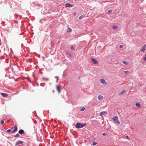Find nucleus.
I'll return each mask as SVG.
<instances>
[{
  "instance_id": "412c9836",
  "label": "nucleus",
  "mask_w": 146,
  "mask_h": 146,
  "mask_svg": "<svg viewBox=\"0 0 146 146\" xmlns=\"http://www.w3.org/2000/svg\"><path fill=\"white\" fill-rule=\"evenodd\" d=\"M143 60L145 61H146V54L145 55V57L143 58Z\"/></svg>"
},
{
  "instance_id": "bb28decb",
  "label": "nucleus",
  "mask_w": 146,
  "mask_h": 146,
  "mask_svg": "<svg viewBox=\"0 0 146 146\" xmlns=\"http://www.w3.org/2000/svg\"><path fill=\"white\" fill-rule=\"evenodd\" d=\"M124 72L125 73H126V74H128L129 73V72L128 71H124Z\"/></svg>"
},
{
  "instance_id": "f03ea898",
  "label": "nucleus",
  "mask_w": 146,
  "mask_h": 146,
  "mask_svg": "<svg viewBox=\"0 0 146 146\" xmlns=\"http://www.w3.org/2000/svg\"><path fill=\"white\" fill-rule=\"evenodd\" d=\"M113 120L117 124H119L120 122L119 121L118 119V118L117 116H115L113 117L112 118Z\"/></svg>"
},
{
  "instance_id": "4468645a",
  "label": "nucleus",
  "mask_w": 146,
  "mask_h": 146,
  "mask_svg": "<svg viewBox=\"0 0 146 146\" xmlns=\"http://www.w3.org/2000/svg\"><path fill=\"white\" fill-rule=\"evenodd\" d=\"M24 132V131L23 129H21L19 131V133L20 134H22Z\"/></svg>"
},
{
  "instance_id": "a19ab883",
  "label": "nucleus",
  "mask_w": 146,
  "mask_h": 146,
  "mask_svg": "<svg viewBox=\"0 0 146 146\" xmlns=\"http://www.w3.org/2000/svg\"><path fill=\"white\" fill-rule=\"evenodd\" d=\"M20 146V145H19V146Z\"/></svg>"
},
{
  "instance_id": "20e7f679",
  "label": "nucleus",
  "mask_w": 146,
  "mask_h": 146,
  "mask_svg": "<svg viewBox=\"0 0 146 146\" xmlns=\"http://www.w3.org/2000/svg\"><path fill=\"white\" fill-rule=\"evenodd\" d=\"M74 5V4H71L69 3H66L65 4V6L66 7H73Z\"/></svg>"
},
{
  "instance_id": "b1692460",
  "label": "nucleus",
  "mask_w": 146,
  "mask_h": 146,
  "mask_svg": "<svg viewBox=\"0 0 146 146\" xmlns=\"http://www.w3.org/2000/svg\"><path fill=\"white\" fill-rule=\"evenodd\" d=\"M84 17V16L83 15H81V16H80L78 18H82Z\"/></svg>"
},
{
  "instance_id": "9b49d317",
  "label": "nucleus",
  "mask_w": 146,
  "mask_h": 146,
  "mask_svg": "<svg viewBox=\"0 0 146 146\" xmlns=\"http://www.w3.org/2000/svg\"><path fill=\"white\" fill-rule=\"evenodd\" d=\"M23 142L22 141H19L16 143L15 144V145L17 146L19 144H23Z\"/></svg>"
},
{
  "instance_id": "a878e982",
  "label": "nucleus",
  "mask_w": 146,
  "mask_h": 146,
  "mask_svg": "<svg viewBox=\"0 0 146 146\" xmlns=\"http://www.w3.org/2000/svg\"><path fill=\"white\" fill-rule=\"evenodd\" d=\"M85 108H83L82 109H81V111H84L85 110Z\"/></svg>"
},
{
  "instance_id": "0eeeda50",
  "label": "nucleus",
  "mask_w": 146,
  "mask_h": 146,
  "mask_svg": "<svg viewBox=\"0 0 146 146\" xmlns=\"http://www.w3.org/2000/svg\"><path fill=\"white\" fill-rule=\"evenodd\" d=\"M14 127H15L14 129L12 132V133H15L17 130V126H16V125H15Z\"/></svg>"
},
{
  "instance_id": "dca6fc26",
  "label": "nucleus",
  "mask_w": 146,
  "mask_h": 146,
  "mask_svg": "<svg viewBox=\"0 0 146 146\" xmlns=\"http://www.w3.org/2000/svg\"><path fill=\"white\" fill-rule=\"evenodd\" d=\"M112 28L114 29H118V27L115 25H113L112 26Z\"/></svg>"
},
{
  "instance_id": "9d476101",
  "label": "nucleus",
  "mask_w": 146,
  "mask_h": 146,
  "mask_svg": "<svg viewBox=\"0 0 146 146\" xmlns=\"http://www.w3.org/2000/svg\"><path fill=\"white\" fill-rule=\"evenodd\" d=\"M56 88L58 91V93H60L61 92L60 88V87L59 86H56Z\"/></svg>"
},
{
  "instance_id": "c85d7f7f",
  "label": "nucleus",
  "mask_w": 146,
  "mask_h": 146,
  "mask_svg": "<svg viewBox=\"0 0 146 146\" xmlns=\"http://www.w3.org/2000/svg\"><path fill=\"white\" fill-rule=\"evenodd\" d=\"M123 46L122 45H120L119 46V47L120 48H123Z\"/></svg>"
},
{
  "instance_id": "f704fd0d",
  "label": "nucleus",
  "mask_w": 146,
  "mask_h": 146,
  "mask_svg": "<svg viewBox=\"0 0 146 146\" xmlns=\"http://www.w3.org/2000/svg\"><path fill=\"white\" fill-rule=\"evenodd\" d=\"M42 80H45V78H42Z\"/></svg>"
},
{
  "instance_id": "a211bd4d",
  "label": "nucleus",
  "mask_w": 146,
  "mask_h": 146,
  "mask_svg": "<svg viewBox=\"0 0 146 146\" xmlns=\"http://www.w3.org/2000/svg\"><path fill=\"white\" fill-rule=\"evenodd\" d=\"M112 9H110V10H109L108 11V13H110L111 12H112Z\"/></svg>"
},
{
  "instance_id": "4be33fe9",
  "label": "nucleus",
  "mask_w": 146,
  "mask_h": 146,
  "mask_svg": "<svg viewBox=\"0 0 146 146\" xmlns=\"http://www.w3.org/2000/svg\"><path fill=\"white\" fill-rule=\"evenodd\" d=\"M19 135L18 134H16L15 136V137H18L19 136Z\"/></svg>"
},
{
  "instance_id": "c9c22d12",
  "label": "nucleus",
  "mask_w": 146,
  "mask_h": 146,
  "mask_svg": "<svg viewBox=\"0 0 146 146\" xmlns=\"http://www.w3.org/2000/svg\"><path fill=\"white\" fill-rule=\"evenodd\" d=\"M7 122L8 123H9V120H8V121H7Z\"/></svg>"
},
{
  "instance_id": "ea45409f",
  "label": "nucleus",
  "mask_w": 146,
  "mask_h": 146,
  "mask_svg": "<svg viewBox=\"0 0 146 146\" xmlns=\"http://www.w3.org/2000/svg\"><path fill=\"white\" fill-rule=\"evenodd\" d=\"M57 76H56L55 77L56 78H57Z\"/></svg>"
},
{
  "instance_id": "58836bf2",
  "label": "nucleus",
  "mask_w": 146,
  "mask_h": 146,
  "mask_svg": "<svg viewBox=\"0 0 146 146\" xmlns=\"http://www.w3.org/2000/svg\"><path fill=\"white\" fill-rule=\"evenodd\" d=\"M13 128H14V127H13L11 128V129H13Z\"/></svg>"
},
{
  "instance_id": "aec40b11",
  "label": "nucleus",
  "mask_w": 146,
  "mask_h": 146,
  "mask_svg": "<svg viewBox=\"0 0 146 146\" xmlns=\"http://www.w3.org/2000/svg\"><path fill=\"white\" fill-rule=\"evenodd\" d=\"M97 144V143L95 142H93L92 144L93 145H96Z\"/></svg>"
},
{
  "instance_id": "2f4dec72",
  "label": "nucleus",
  "mask_w": 146,
  "mask_h": 146,
  "mask_svg": "<svg viewBox=\"0 0 146 146\" xmlns=\"http://www.w3.org/2000/svg\"><path fill=\"white\" fill-rule=\"evenodd\" d=\"M59 79L58 77H57V80H56V82H58V81Z\"/></svg>"
},
{
  "instance_id": "6ab92c4d",
  "label": "nucleus",
  "mask_w": 146,
  "mask_h": 146,
  "mask_svg": "<svg viewBox=\"0 0 146 146\" xmlns=\"http://www.w3.org/2000/svg\"><path fill=\"white\" fill-rule=\"evenodd\" d=\"M69 32H71L72 31V30L71 28L69 27H68V31Z\"/></svg>"
},
{
  "instance_id": "72a5a7b5",
  "label": "nucleus",
  "mask_w": 146,
  "mask_h": 146,
  "mask_svg": "<svg viewBox=\"0 0 146 146\" xmlns=\"http://www.w3.org/2000/svg\"><path fill=\"white\" fill-rule=\"evenodd\" d=\"M48 80V78H46V79H45V80L46 81H47Z\"/></svg>"
},
{
  "instance_id": "4c0bfd02",
  "label": "nucleus",
  "mask_w": 146,
  "mask_h": 146,
  "mask_svg": "<svg viewBox=\"0 0 146 146\" xmlns=\"http://www.w3.org/2000/svg\"><path fill=\"white\" fill-rule=\"evenodd\" d=\"M144 46H145V47H146V44Z\"/></svg>"
},
{
  "instance_id": "c756f323",
  "label": "nucleus",
  "mask_w": 146,
  "mask_h": 146,
  "mask_svg": "<svg viewBox=\"0 0 146 146\" xmlns=\"http://www.w3.org/2000/svg\"><path fill=\"white\" fill-rule=\"evenodd\" d=\"M76 14V12H74L73 13V15L74 16H75Z\"/></svg>"
},
{
  "instance_id": "f8f14e48",
  "label": "nucleus",
  "mask_w": 146,
  "mask_h": 146,
  "mask_svg": "<svg viewBox=\"0 0 146 146\" xmlns=\"http://www.w3.org/2000/svg\"><path fill=\"white\" fill-rule=\"evenodd\" d=\"M98 98L100 100H102L103 99V97L102 95H99L98 97Z\"/></svg>"
},
{
  "instance_id": "ddd939ff",
  "label": "nucleus",
  "mask_w": 146,
  "mask_h": 146,
  "mask_svg": "<svg viewBox=\"0 0 146 146\" xmlns=\"http://www.w3.org/2000/svg\"><path fill=\"white\" fill-rule=\"evenodd\" d=\"M106 113L105 111H103V112H101L100 113V115L101 116H102L103 115H105Z\"/></svg>"
},
{
  "instance_id": "1a4fd4ad",
  "label": "nucleus",
  "mask_w": 146,
  "mask_h": 146,
  "mask_svg": "<svg viewBox=\"0 0 146 146\" xmlns=\"http://www.w3.org/2000/svg\"><path fill=\"white\" fill-rule=\"evenodd\" d=\"M146 50V48L145 46H143V47L141 48V49L140 50L143 52H144Z\"/></svg>"
},
{
  "instance_id": "f257e3e1",
  "label": "nucleus",
  "mask_w": 146,
  "mask_h": 146,
  "mask_svg": "<svg viewBox=\"0 0 146 146\" xmlns=\"http://www.w3.org/2000/svg\"><path fill=\"white\" fill-rule=\"evenodd\" d=\"M85 125L84 124H82L80 123H78L76 124L75 127L76 128H80L84 127Z\"/></svg>"
},
{
  "instance_id": "7ed1b4c3",
  "label": "nucleus",
  "mask_w": 146,
  "mask_h": 146,
  "mask_svg": "<svg viewBox=\"0 0 146 146\" xmlns=\"http://www.w3.org/2000/svg\"><path fill=\"white\" fill-rule=\"evenodd\" d=\"M100 81L101 82V83L103 84L106 85L107 84L106 82L103 79H100Z\"/></svg>"
},
{
  "instance_id": "5701e85b",
  "label": "nucleus",
  "mask_w": 146,
  "mask_h": 146,
  "mask_svg": "<svg viewBox=\"0 0 146 146\" xmlns=\"http://www.w3.org/2000/svg\"><path fill=\"white\" fill-rule=\"evenodd\" d=\"M71 49L72 50H75V48L73 46H72L71 47Z\"/></svg>"
},
{
  "instance_id": "393cba45",
  "label": "nucleus",
  "mask_w": 146,
  "mask_h": 146,
  "mask_svg": "<svg viewBox=\"0 0 146 146\" xmlns=\"http://www.w3.org/2000/svg\"><path fill=\"white\" fill-rule=\"evenodd\" d=\"M11 129H8V130L7 131L8 132H11Z\"/></svg>"
},
{
  "instance_id": "cd10ccee",
  "label": "nucleus",
  "mask_w": 146,
  "mask_h": 146,
  "mask_svg": "<svg viewBox=\"0 0 146 146\" xmlns=\"http://www.w3.org/2000/svg\"><path fill=\"white\" fill-rule=\"evenodd\" d=\"M126 138L128 139H129V137L128 136H126L125 137Z\"/></svg>"
},
{
  "instance_id": "7c9ffc66",
  "label": "nucleus",
  "mask_w": 146,
  "mask_h": 146,
  "mask_svg": "<svg viewBox=\"0 0 146 146\" xmlns=\"http://www.w3.org/2000/svg\"><path fill=\"white\" fill-rule=\"evenodd\" d=\"M4 123V121L3 120H2L1 121V124H3Z\"/></svg>"
},
{
  "instance_id": "f3484780",
  "label": "nucleus",
  "mask_w": 146,
  "mask_h": 146,
  "mask_svg": "<svg viewBox=\"0 0 146 146\" xmlns=\"http://www.w3.org/2000/svg\"><path fill=\"white\" fill-rule=\"evenodd\" d=\"M122 62L125 65H127L128 64V62L125 60H123L122 61Z\"/></svg>"
},
{
  "instance_id": "423d86ee",
  "label": "nucleus",
  "mask_w": 146,
  "mask_h": 146,
  "mask_svg": "<svg viewBox=\"0 0 146 146\" xmlns=\"http://www.w3.org/2000/svg\"><path fill=\"white\" fill-rule=\"evenodd\" d=\"M92 62L95 64H97L98 63V62L97 60L94 59L92 58Z\"/></svg>"
},
{
  "instance_id": "39448f33",
  "label": "nucleus",
  "mask_w": 146,
  "mask_h": 146,
  "mask_svg": "<svg viewBox=\"0 0 146 146\" xmlns=\"http://www.w3.org/2000/svg\"><path fill=\"white\" fill-rule=\"evenodd\" d=\"M125 92L126 90H123L119 93V94L120 95H122L125 93Z\"/></svg>"
},
{
  "instance_id": "473e14b6",
  "label": "nucleus",
  "mask_w": 146,
  "mask_h": 146,
  "mask_svg": "<svg viewBox=\"0 0 146 146\" xmlns=\"http://www.w3.org/2000/svg\"><path fill=\"white\" fill-rule=\"evenodd\" d=\"M106 133H102V135H103L104 136H105L106 135Z\"/></svg>"
},
{
  "instance_id": "6e6552de",
  "label": "nucleus",
  "mask_w": 146,
  "mask_h": 146,
  "mask_svg": "<svg viewBox=\"0 0 146 146\" xmlns=\"http://www.w3.org/2000/svg\"><path fill=\"white\" fill-rule=\"evenodd\" d=\"M1 94L3 97H7L8 96V94L5 93H1Z\"/></svg>"
},
{
  "instance_id": "2eb2a0df",
  "label": "nucleus",
  "mask_w": 146,
  "mask_h": 146,
  "mask_svg": "<svg viewBox=\"0 0 146 146\" xmlns=\"http://www.w3.org/2000/svg\"><path fill=\"white\" fill-rule=\"evenodd\" d=\"M135 106L138 107H139L141 106V104L139 103H137L135 104Z\"/></svg>"
},
{
  "instance_id": "e433bc0d",
  "label": "nucleus",
  "mask_w": 146,
  "mask_h": 146,
  "mask_svg": "<svg viewBox=\"0 0 146 146\" xmlns=\"http://www.w3.org/2000/svg\"><path fill=\"white\" fill-rule=\"evenodd\" d=\"M24 18L26 19V18H28L27 17H26Z\"/></svg>"
}]
</instances>
